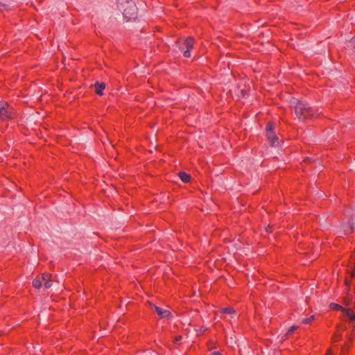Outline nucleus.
Returning a JSON list of instances; mask_svg holds the SVG:
<instances>
[{"mask_svg":"<svg viewBox=\"0 0 355 355\" xmlns=\"http://www.w3.org/2000/svg\"><path fill=\"white\" fill-rule=\"evenodd\" d=\"M290 103L294 108L295 114L300 121H306L313 119L315 111L305 101L293 98Z\"/></svg>","mask_w":355,"mask_h":355,"instance_id":"obj_1","label":"nucleus"},{"mask_svg":"<svg viewBox=\"0 0 355 355\" xmlns=\"http://www.w3.org/2000/svg\"><path fill=\"white\" fill-rule=\"evenodd\" d=\"M315 319V315H311L309 318H304L302 322L304 324H310Z\"/></svg>","mask_w":355,"mask_h":355,"instance_id":"obj_14","label":"nucleus"},{"mask_svg":"<svg viewBox=\"0 0 355 355\" xmlns=\"http://www.w3.org/2000/svg\"><path fill=\"white\" fill-rule=\"evenodd\" d=\"M353 50L355 52V40L353 42Z\"/></svg>","mask_w":355,"mask_h":355,"instance_id":"obj_22","label":"nucleus"},{"mask_svg":"<svg viewBox=\"0 0 355 355\" xmlns=\"http://www.w3.org/2000/svg\"><path fill=\"white\" fill-rule=\"evenodd\" d=\"M43 285L46 288H51V279L43 283Z\"/></svg>","mask_w":355,"mask_h":355,"instance_id":"obj_17","label":"nucleus"},{"mask_svg":"<svg viewBox=\"0 0 355 355\" xmlns=\"http://www.w3.org/2000/svg\"><path fill=\"white\" fill-rule=\"evenodd\" d=\"M149 304L152 310L159 315V318H168L172 316L171 311L162 309L153 303L149 302Z\"/></svg>","mask_w":355,"mask_h":355,"instance_id":"obj_6","label":"nucleus"},{"mask_svg":"<svg viewBox=\"0 0 355 355\" xmlns=\"http://www.w3.org/2000/svg\"><path fill=\"white\" fill-rule=\"evenodd\" d=\"M95 92L99 95L102 96L103 94V90L105 89V83L103 82H96L94 84Z\"/></svg>","mask_w":355,"mask_h":355,"instance_id":"obj_7","label":"nucleus"},{"mask_svg":"<svg viewBox=\"0 0 355 355\" xmlns=\"http://www.w3.org/2000/svg\"><path fill=\"white\" fill-rule=\"evenodd\" d=\"M329 308L332 310H334V311H343L344 309H345V307L342 306L341 305L338 304H336V303H334V302H332L329 304Z\"/></svg>","mask_w":355,"mask_h":355,"instance_id":"obj_12","label":"nucleus"},{"mask_svg":"<svg viewBox=\"0 0 355 355\" xmlns=\"http://www.w3.org/2000/svg\"><path fill=\"white\" fill-rule=\"evenodd\" d=\"M220 312L221 313H225V314H233V313H236V311L234 308L227 306V307L222 308L220 310Z\"/></svg>","mask_w":355,"mask_h":355,"instance_id":"obj_11","label":"nucleus"},{"mask_svg":"<svg viewBox=\"0 0 355 355\" xmlns=\"http://www.w3.org/2000/svg\"><path fill=\"white\" fill-rule=\"evenodd\" d=\"M17 116L16 110L7 102L0 101V120L9 121Z\"/></svg>","mask_w":355,"mask_h":355,"instance_id":"obj_3","label":"nucleus"},{"mask_svg":"<svg viewBox=\"0 0 355 355\" xmlns=\"http://www.w3.org/2000/svg\"><path fill=\"white\" fill-rule=\"evenodd\" d=\"M118 4L127 21H135L137 18L138 9L132 0H118Z\"/></svg>","mask_w":355,"mask_h":355,"instance_id":"obj_2","label":"nucleus"},{"mask_svg":"<svg viewBox=\"0 0 355 355\" xmlns=\"http://www.w3.org/2000/svg\"><path fill=\"white\" fill-rule=\"evenodd\" d=\"M182 340V336L181 335H178V336H176L174 337V338L173 340V343L175 345H180Z\"/></svg>","mask_w":355,"mask_h":355,"instance_id":"obj_15","label":"nucleus"},{"mask_svg":"<svg viewBox=\"0 0 355 355\" xmlns=\"http://www.w3.org/2000/svg\"><path fill=\"white\" fill-rule=\"evenodd\" d=\"M33 286L35 288H40L43 285V283L40 278V276H37L32 282Z\"/></svg>","mask_w":355,"mask_h":355,"instance_id":"obj_10","label":"nucleus"},{"mask_svg":"<svg viewBox=\"0 0 355 355\" xmlns=\"http://www.w3.org/2000/svg\"><path fill=\"white\" fill-rule=\"evenodd\" d=\"M298 328L297 326H295V325H293V326H291L288 331L286 332V334H285V336H288L289 335H291Z\"/></svg>","mask_w":355,"mask_h":355,"instance_id":"obj_16","label":"nucleus"},{"mask_svg":"<svg viewBox=\"0 0 355 355\" xmlns=\"http://www.w3.org/2000/svg\"><path fill=\"white\" fill-rule=\"evenodd\" d=\"M179 177L180 178V180L184 182V183H188L191 181V175L188 174L186 172H184V171H180L179 173Z\"/></svg>","mask_w":355,"mask_h":355,"instance_id":"obj_8","label":"nucleus"},{"mask_svg":"<svg viewBox=\"0 0 355 355\" xmlns=\"http://www.w3.org/2000/svg\"><path fill=\"white\" fill-rule=\"evenodd\" d=\"M345 285L348 287V291H349V286H350V280H349L347 278L345 279Z\"/></svg>","mask_w":355,"mask_h":355,"instance_id":"obj_18","label":"nucleus"},{"mask_svg":"<svg viewBox=\"0 0 355 355\" xmlns=\"http://www.w3.org/2000/svg\"><path fill=\"white\" fill-rule=\"evenodd\" d=\"M211 355H222V354L219 352H214Z\"/></svg>","mask_w":355,"mask_h":355,"instance_id":"obj_19","label":"nucleus"},{"mask_svg":"<svg viewBox=\"0 0 355 355\" xmlns=\"http://www.w3.org/2000/svg\"><path fill=\"white\" fill-rule=\"evenodd\" d=\"M2 6H3V4L1 2H0V8H1Z\"/></svg>","mask_w":355,"mask_h":355,"instance_id":"obj_23","label":"nucleus"},{"mask_svg":"<svg viewBox=\"0 0 355 355\" xmlns=\"http://www.w3.org/2000/svg\"><path fill=\"white\" fill-rule=\"evenodd\" d=\"M51 274L49 272L43 273L40 278L41 279L42 283L49 280L51 278Z\"/></svg>","mask_w":355,"mask_h":355,"instance_id":"obj_13","label":"nucleus"},{"mask_svg":"<svg viewBox=\"0 0 355 355\" xmlns=\"http://www.w3.org/2000/svg\"><path fill=\"white\" fill-rule=\"evenodd\" d=\"M343 312L349 318L350 322L355 321V313L353 309L345 308Z\"/></svg>","mask_w":355,"mask_h":355,"instance_id":"obj_9","label":"nucleus"},{"mask_svg":"<svg viewBox=\"0 0 355 355\" xmlns=\"http://www.w3.org/2000/svg\"><path fill=\"white\" fill-rule=\"evenodd\" d=\"M275 123L268 121L266 125V137L270 146L276 147L279 145V139L275 132Z\"/></svg>","mask_w":355,"mask_h":355,"instance_id":"obj_4","label":"nucleus"},{"mask_svg":"<svg viewBox=\"0 0 355 355\" xmlns=\"http://www.w3.org/2000/svg\"><path fill=\"white\" fill-rule=\"evenodd\" d=\"M195 40L193 37H187L183 42V46H180V49L183 52L185 58L191 57V51L193 49Z\"/></svg>","mask_w":355,"mask_h":355,"instance_id":"obj_5","label":"nucleus"},{"mask_svg":"<svg viewBox=\"0 0 355 355\" xmlns=\"http://www.w3.org/2000/svg\"><path fill=\"white\" fill-rule=\"evenodd\" d=\"M326 355H334V354L331 352V349H329L327 351Z\"/></svg>","mask_w":355,"mask_h":355,"instance_id":"obj_20","label":"nucleus"},{"mask_svg":"<svg viewBox=\"0 0 355 355\" xmlns=\"http://www.w3.org/2000/svg\"><path fill=\"white\" fill-rule=\"evenodd\" d=\"M339 339H340V338H339V337H336V336H335V337L334 338V342H337Z\"/></svg>","mask_w":355,"mask_h":355,"instance_id":"obj_21","label":"nucleus"}]
</instances>
